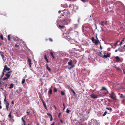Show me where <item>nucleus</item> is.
<instances>
[{
  "instance_id": "c9c22d12",
  "label": "nucleus",
  "mask_w": 125,
  "mask_h": 125,
  "mask_svg": "<svg viewBox=\"0 0 125 125\" xmlns=\"http://www.w3.org/2000/svg\"><path fill=\"white\" fill-rule=\"evenodd\" d=\"M107 113V112L106 111L104 113V114H103V116H104L105 115H106V113Z\"/></svg>"
},
{
  "instance_id": "6ab92c4d",
  "label": "nucleus",
  "mask_w": 125,
  "mask_h": 125,
  "mask_svg": "<svg viewBox=\"0 0 125 125\" xmlns=\"http://www.w3.org/2000/svg\"><path fill=\"white\" fill-rule=\"evenodd\" d=\"M14 86V84L13 83H11L10 85V87L9 88L10 89H12L13 88Z\"/></svg>"
},
{
  "instance_id": "dca6fc26",
  "label": "nucleus",
  "mask_w": 125,
  "mask_h": 125,
  "mask_svg": "<svg viewBox=\"0 0 125 125\" xmlns=\"http://www.w3.org/2000/svg\"><path fill=\"white\" fill-rule=\"evenodd\" d=\"M46 68L48 70V71L50 72L51 71V70L50 68L48 66L47 64H46Z\"/></svg>"
},
{
  "instance_id": "338daca9",
  "label": "nucleus",
  "mask_w": 125,
  "mask_h": 125,
  "mask_svg": "<svg viewBox=\"0 0 125 125\" xmlns=\"http://www.w3.org/2000/svg\"><path fill=\"white\" fill-rule=\"evenodd\" d=\"M19 91H20V92H21L22 91V89H20L19 90Z\"/></svg>"
},
{
  "instance_id": "6e6552de",
  "label": "nucleus",
  "mask_w": 125,
  "mask_h": 125,
  "mask_svg": "<svg viewBox=\"0 0 125 125\" xmlns=\"http://www.w3.org/2000/svg\"><path fill=\"white\" fill-rule=\"evenodd\" d=\"M114 94V93L112 91L111 94H110V96H109L111 98H112L114 100L115 99V98L113 96V95Z\"/></svg>"
},
{
  "instance_id": "9b49d317",
  "label": "nucleus",
  "mask_w": 125,
  "mask_h": 125,
  "mask_svg": "<svg viewBox=\"0 0 125 125\" xmlns=\"http://www.w3.org/2000/svg\"><path fill=\"white\" fill-rule=\"evenodd\" d=\"M102 90H106V92L105 93V94H106L108 93V91L107 90V89L106 88L104 87H102Z\"/></svg>"
},
{
  "instance_id": "4c0bfd02",
  "label": "nucleus",
  "mask_w": 125,
  "mask_h": 125,
  "mask_svg": "<svg viewBox=\"0 0 125 125\" xmlns=\"http://www.w3.org/2000/svg\"><path fill=\"white\" fill-rule=\"evenodd\" d=\"M115 68H116V69L118 70H120L121 71V70L120 69V68H118L117 67H115Z\"/></svg>"
},
{
  "instance_id": "ddd939ff",
  "label": "nucleus",
  "mask_w": 125,
  "mask_h": 125,
  "mask_svg": "<svg viewBox=\"0 0 125 125\" xmlns=\"http://www.w3.org/2000/svg\"><path fill=\"white\" fill-rule=\"evenodd\" d=\"M44 59L46 60V62L47 63H48L49 62V61L47 59L46 55V54H45L44 55Z\"/></svg>"
},
{
  "instance_id": "a878e982",
  "label": "nucleus",
  "mask_w": 125,
  "mask_h": 125,
  "mask_svg": "<svg viewBox=\"0 0 125 125\" xmlns=\"http://www.w3.org/2000/svg\"><path fill=\"white\" fill-rule=\"evenodd\" d=\"M0 38L2 40H4L3 37V35L2 34H1L0 36Z\"/></svg>"
},
{
  "instance_id": "20e7f679",
  "label": "nucleus",
  "mask_w": 125,
  "mask_h": 125,
  "mask_svg": "<svg viewBox=\"0 0 125 125\" xmlns=\"http://www.w3.org/2000/svg\"><path fill=\"white\" fill-rule=\"evenodd\" d=\"M115 61L116 62H121L122 61L118 56H116L115 57Z\"/></svg>"
},
{
  "instance_id": "052dcab7",
  "label": "nucleus",
  "mask_w": 125,
  "mask_h": 125,
  "mask_svg": "<svg viewBox=\"0 0 125 125\" xmlns=\"http://www.w3.org/2000/svg\"><path fill=\"white\" fill-rule=\"evenodd\" d=\"M44 107L45 108L47 109V107H46V105H45V106H44Z\"/></svg>"
},
{
  "instance_id": "09e8293b",
  "label": "nucleus",
  "mask_w": 125,
  "mask_h": 125,
  "mask_svg": "<svg viewBox=\"0 0 125 125\" xmlns=\"http://www.w3.org/2000/svg\"><path fill=\"white\" fill-rule=\"evenodd\" d=\"M42 103L44 106H45L46 104L44 102H43Z\"/></svg>"
},
{
  "instance_id": "680f3d73",
  "label": "nucleus",
  "mask_w": 125,
  "mask_h": 125,
  "mask_svg": "<svg viewBox=\"0 0 125 125\" xmlns=\"http://www.w3.org/2000/svg\"><path fill=\"white\" fill-rule=\"evenodd\" d=\"M44 107L45 108L47 109V107H46V105H45V106H44Z\"/></svg>"
},
{
  "instance_id": "de8ad7c7",
  "label": "nucleus",
  "mask_w": 125,
  "mask_h": 125,
  "mask_svg": "<svg viewBox=\"0 0 125 125\" xmlns=\"http://www.w3.org/2000/svg\"><path fill=\"white\" fill-rule=\"evenodd\" d=\"M61 115V113H59V114L58 115V117L59 118H60V115Z\"/></svg>"
},
{
  "instance_id": "a211bd4d",
  "label": "nucleus",
  "mask_w": 125,
  "mask_h": 125,
  "mask_svg": "<svg viewBox=\"0 0 125 125\" xmlns=\"http://www.w3.org/2000/svg\"><path fill=\"white\" fill-rule=\"evenodd\" d=\"M72 63L73 61L72 60H71L70 61L68 62V64L70 65H72Z\"/></svg>"
},
{
  "instance_id": "774afa93",
  "label": "nucleus",
  "mask_w": 125,
  "mask_h": 125,
  "mask_svg": "<svg viewBox=\"0 0 125 125\" xmlns=\"http://www.w3.org/2000/svg\"><path fill=\"white\" fill-rule=\"evenodd\" d=\"M61 12V10H59V11H58V12L59 13H60Z\"/></svg>"
},
{
  "instance_id": "e2e57ef3",
  "label": "nucleus",
  "mask_w": 125,
  "mask_h": 125,
  "mask_svg": "<svg viewBox=\"0 0 125 125\" xmlns=\"http://www.w3.org/2000/svg\"><path fill=\"white\" fill-rule=\"evenodd\" d=\"M124 70H123V73H124V74H125V71Z\"/></svg>"
},
{
  "instance_id": "13d9d810",
  "label": "nucleus",
  "mask_w": 125,
  "mask_h": 125,
  "mask_svg": "<svg viewBox=\"0 0 125 125\" xmlns=\"http://www.w3.org/2000/svg\"><path fill=\"white\" fill-rule=\"evenodd\" d=\"M55 124V123L54 122H53L52 124H51V125H54Z\"/></svg>"
},
{
  "instance_id": "f3484780",
  "label": "nucleus",
  "mask_w": 125,
  "mask_h": 125,
  "mask_svg": "<svg viewBox=\"0 0 125 125\" xmlns=\"http://www.w3.org/2000/svg\"><path fill=\"white\" fill-rule=\"evenodd\" d=\"M120 97L121 98H125V96L123 95L122 94H121Z\"/></svg>"
},
{
  "instance_id": "f8f14e48",
  "label": "nucleus",
  "mask_w": 125,
  "mask_h": 125,
  "mask_svg": "<svg viewBox=\"0 0 125 125\" xmlns=\"http://www.w3.org/2000/svg\"><path fill=\"white\" fill-rule=\"evenodd\" d=\"M47 115L49 116V117L50 118V121H52V116L51 115V114L50 113H47Z\"/></svg>"
},
{
  "instance_id": "5fc2aeb1",
  "label": "nucleus",
  "mask_w": 125,
  "mask_h": 125,
  "mask_svg": "<svg viewBox=\"0 0 125 125\" xmlns=\"http://www.w3.org/2000/svg\"><path fill=\"white\" fill-rule=\"evenodd\" d=\"M100 49L101 50H102V48L101 46V45H100Z\"/></svg>"
},
{
  "instance_id": "39448f33",
  "label": "nucleus",
  "mask_w": 125,
  "mask_h": 125,
  "mask_svg": "<svg viewBox=\"0 0 125 125\" xmlns=\"http://www.w3.org/2000/svg\"><path fill=\"white\" fill-rule=\"evenodd\" d=\"M10 70V69L9 68L7 67V65H5L4 66V68L3 71V72H6V71H9Z\"/></svg>"
},
{
  "instance_id": "bf43d9fd",
  "label": "nucleus",
  "mask_w": 125,
  "mask_h": 125,
  "mask_svg": "<svg viewBox=\"0 0 125 125\" xmlns=\"http://www.w3.org/2000/svg\"><path fill=\"white\" fill-rule=\"evenodd\" d=\"M63 110H64V109H65V106H64V104H63Z\"/></svg>"
},
{
  "instance_id": "4468645a",
  "label": "nucleus",
  "mask_w": 125,
  "mask_h": 125,
  "mask_svg": "<svg viewBox=\"0 0 125 125\" xmlns=\"http://www.w3.org/2000/svg\"><path fill=\"white\" fill-rule=\"evenodd\" d=\"M0 55L2 56V58L3 59L4 57V53L3 52H0Z\"/></svg>"
},
{
  "instance_id": "72a5a7b5",
  "label": "nucleus",
  "mask_w": 125,
  "mask_h": 125,
  "mask_svg": "<svg viewBox=\"0 0 125 125\" xmlns=\"http://www.w3.org/2000/svg\"><path fill=\"white\" fill-rule=\"evenodd\" d=\"M4 72H3V71L2 74L1 76V78L3 76H4Z\"/></svg>"
},
{
  "instance_id": "cd10ccee",
  "label": "nucleus",
  "mask_w": 125,
  "mask_h": 125,
  "mask_svg": "<svg viewBox=\"0 0 125 125\" xmlns=\"http://www.w3.org/2000/svg\"><path fill=\"white\" fill-rule=\"evenodd\" d=\"M71 91L75 95L76 93H75V92L74 91L73 89H71Z\"/></svg>"
},
{
  "instance_id": "2eb2a0df",
  "label": "nucleus",
  "mask_w": 125,
  "mask_h": 125,
  "mask_svg": "<svg viewBox=\"0 0 125 125\" xmlns=\"http://www.w3.org/2000/svg\"><path fill=\"white\" fill-rule=\"evenodd\" d=\"M52 93V90L51 89H50L49 91L48 92V94H51Z\"/></svg>"
},
{
  "instance_id": "c03bdc74",
  "label": "nucleus",
  "mask_w": 125,
  "mask_h": 125,
  "mask_svg": "<svg viewBox=\"0 0 125 125\" xmlns=\"http://www.w3.org/2000/svg\"><path fill=\"white\" fill-rule=\"evenodd\" d=\"M18 40H19V39H18V38H16L15 39H14V40L15 41V40H16L18 41Z\"/></svg>"
},
{
  "instance_id": "473e14b6",
  "label": "nucleus",
  "mask_w": 125,
  "mask_h": 125,
  "mask_svg": "<svg viewBox=\"0 0 125 125\" xmlns=\"http://www.w3.org/2000/svg\"><path fill=\"white\" fill-rule=\"evenodd\" d=\"M70 112V110H68V108H67L66 109V112L67 113H69Z\"/></svg>"
},
{
  "instance_id": "f704fd0d",
  "label": "nucleus",
  "mask_w": 125,
  "mask_h": 125,
  "mask_svg": "<svg viewBox=\"0 0 125 125\" xmlns=\"http://www.w3.org/2000/svg\"><path fill=\"white\" fill-rule=\"evenodd\" d=\"M4 97H5V99H4V101L6 103H7V101L6 100V95H4Z\"/></svg>"
},
{
  "instance_id": "49530a36",
  "label": "nucleus",
  "mask_w": 125,
  "mask_h": 125,
  "mask_svg": "<svg viewBox=\"0 0 125 125\" xmlns=\"http://www.w3.org/2000/svg\"><path fill=\"white\" fill-rule=\"evenodd\" d=\"M96 40H99L97 37V34H96Z\"/></svg>"
},
{
  "instance_id": "ea45409f",
  "label": "nucleus",
  "mask_w": 125,
  "mask_h": 125,
  "mask_svg": "<svg viewBox=\"0 0 125 125\" xmlns=\"http://www.w3.org/2000/svg\"><path fill=\"white\" fill-rule=\"evenodd\" d=\"M118 51H119L120 52H123L124 51V50H123L122 49H119V48L118 49Z\"/></svg>"
},
{
  "instance_id": "69168bd1",
  "label": "nucleus",
  "mask_w": 125,
  "mask_h": 125,
  "mask_svg": "<svg viewBox=\"0 0 125 125\" xmlns=\"http://www.w3.org/2000/svg\"><path fill=\"white\" fill-rule=\"evenodd\" d=\"M22 125H26V124H25V123H22Z\"/></svg>"
},
{
  "instance_id": "f03ea898",
  "label": "nucleus",
  "mask_w": 125,
  "mask_h": 125,
  "mask_svg": "<svg viewBox=\"0 0 125 125\" xmlns=\"http://www.w3.org/2000/svg\"><path fill=\"white\" fill-rule=\"evenodd\" d=\"M91 40L93 43H94L95 45H97L98 43L101 44V43L100 42L99 40H95L94 37H92L91 38Z\"/></svg>"
},
{
  "instance_id": "a18cd8bd",
  "label": "nucleus",
  "mask_w": 125,
  "mask_h": 125,
  "mask_svg": "<svg viewBox=\"0 0 125 125\" xmlns=\"http://www.w3.org/2000/svg\"><path fill=\"white\" fill-rule=\"evenodd\" d=\"M30 112V111H29L27 110V115H28L29 114V113Z\"/></svg>"
},
{
  "instance_id": "b1692460",
  "label": "nucleus",
  "mask_w": 125,
  "mask_h": 125,
  "mask_svg": "<svg viewBox=\"0 0 125 125\" xmlns=\"http://www.w3.org/2000/svg\"><path fill=\"white\" fill-rule=\"evenodd\" d=\"M74 66V65H73L71 66L70 67L68 68V69L69 70H71L73 68Z\"/></svg>"
},
{
  "instance_id": "0e129e2a",
  "label": "nucleus",
  "mask_w": 125,
  "mask_h": 125,
  "mask_svg": "<svg viewBox=\"0 0 125 125\" xmlns=\"http://www.w3.org/2000/svg\"><path fill=\"white\" fill-rule=\"evenodd\" d=\"M118 49H116V50H115V52H117L118 51Z\"/></svg>"
},
{
  "instance_id": "79ce46f5",
  "label": "nucleus",
  "mask_w": 125,
  "mask_h": 125,
  "mask_svg": "<svg viewBox=\"0 0 125 125\" xmlns=\"http://www.w3.org/2000/svg\"><path fill=\"white\" fill-rule=\"evenodd\" d=\"M7 103L6 104V105H7V106H9V103L8 102V101H7Z\"/></svg>"
},
{
  "instance_id": "9d476101",
  "label": "nucleus",
  "mask_w": 125,
  "mask_h": 125,
  "mask_svg": "<svg viewBox=\"0 0 125 125\" xmlns=\"http://www.w3.org/2000/svg\"><path fill=\"white\" fill-rule=\"evenodd\" d=\"M110 55L109 54H107V55L104 54L103 56V58H107L108 57H110Z\"/></svg>"
},
{
  "instance_id": "e433bc0d",
  "label": "nucleus",
  "mask_w": 125,
  "mask_h": 125,
  "mask_svg": "<svg viewBox=\"0 0 125 125\" xmlns=\"http://www.w3.org/2000/svg\"><path fill=\"white\" fill-rule=\"evenodd\" d=\"M118 41L116 42V43H115L114 44V46L118 45L117 44V43H118Z\"/></svg>"
},
{
  "instance_id": "2f4dec72",
  "label": "nucleus",
  "mask_w": 125,
  "mask_h": 125,
  "mask_svg": "<svg viewBox=\"0 0 125 125\" xmlns=\"http://www.w3.org/2000/svg\"><path fill=\"white\" fill-rule=\"evenodd\" d=\"M25 82V79H24L22 81L21 83L22 84H23Z\"/></svg>"
},
{
  "instance_id": "4be33fe9",
  "label": "nucleus",
  "mask_w": 125,
  "mask_h": 125,
  "mask_svg": "<svg viewBox=\"0 0 125 125\" xmlns=\"http://www.w3.org/2000/svg\"><path fill=\"white\" fill-rule=\"evenodd\" d=\"M106 109L108 110H109L110 111V112L112 110V109L111 107H106Z\"/></svg>"
},
{
  "instance_id": "bb28decb",
  "label": "nucleus",
  "mask_w": 125,
  "mask_h": 125,
  "mask_svg": "<svg viewBox=\"0 0 125 125\" xmlns=\"http://www.w3.org/2000/svg\"><path fill=\"white\" fill-rule=\"evenodd\" d=\"M124 40H122L120 42V43L119 44V45H121L122 44L123 42H124Z\"/></svg>"
},
{
  "instance_id": "aec40b11",
  "label": "nucleus",
  "mask_w": 125,
  "mask_h": 125,
  "mask_svg": "<svg viewBox=\"0 0 125 125\" xmlns=\"http://www.w3.org/2000/svg\"><path fill=\"white\" fill-rule=\"evenodd\" d=\"M59 28L60 29H63L65 27V26H61V25H59L58 26Z\"/></svg>"
},
{
  "instance_id": "4d7b16f0",
  "label": "nucleus",
  "mask_w": 125,
  "mask_h": 125,
  "mask_svg": "<svg viewBox=\"0 0 125 125\" xmlns=\"http://www.w3.org/2000/svg\"><path fill=\"white\" fill-rule=\"evenodd\" d=\"M11 103L12 104H14V102L13 101H12Z\"/></svg>"
},
{
  "instance_id": "f257e3e1",
  "label": "nucleus",
  "mask_w": 125,
  "mask_h": 125,
  "mask_svg": "<svg viewBox=\"0 0 125 125\" xmlns=\"http://www.w3.org/2000/svg\"><path fill=\"white\" fill-rule=\"evenodd\" d=\"M68 20L66 19L64 20H58L56 21V24L57 25L59 24L62 25H67L68 24Z\"/></svg>"
},
{
  "instance_id": "1a4fd4ad",
  "label": "nucleus",
  "mask_w": 125,
  "mask_h": 125,
  "mask_svg": "<svg viewBox=\"0 0 125 125\" xmlns=\"http://www.w3.org/2000/svg\"><path fill=\"white\" fill-rule=\"evenodd\" d=\"M27 58L28 59V62H29V66L30 67H31V59L29 58L28 57H27Z\"/></svg>"
},
{
  "instance_id": "37998d69",
  "label": "nucleus",
  "mask_w": 125,
  "mask_h": 125,
  "mask_svg": "<svg viewBox=\"0 0 125 125\" xmlns=\"http://www.w3.org/2000/svg\"><path fill=\"white\" fill-rule=\"evenodd\" d=\"M81 0L83 2H85L87 1V0Z\"/></svg>"
},
{
  "instance_id": "5701e85b",
  "label": "nucleus",
  "mask_w": 125,
  "mask_h": 125,
  "mask_svg": "<svg viewBox=\"0 0 125 125\" xmlns=\"http://www.w3.org/2000/svg\"><path fill=\"white\" fill-rule=\"evenodd\" d=\"M61 94L62 95H64L65 94V93L63 91H61Z\"/></svg>"
},
{
  "instance_id": "412c9836",
  "label": "nucleus",
  "mask_w": 125,
  "mask_h": 125,
  "mask_svg": "<svg viewBox=\"0 0 125 125\" xmlns=\"http://www.w3.org/2000/svg\"><path fill=\"white\" fill-rule=\"evenodd\" d=\"M57 91V89L56 87H54L53 89V91L54 92H56Z\"/></svg>"
},
{
  "instance_id": "864d4df0",
  "label": "nucleus",
  "mask_w": 125,
  "mask_h": 125,
  "mask_svg": "<svg viewBox=\"0 0 125 125\" xmlns=\"http://www.w3.org/2000/svg\"><path fill=\"white\" fill-rule=\"evenodd\" d=\"M100 24L101 25L104 26V24H103V22H102L100 23Z\"/></svg>"
},
{
  "instance_id": "393cba45",
  "label": "nucleus",
  "mask_w": 125,
  "mask_h": 125,
  "mask_svg": "<svg viewBox=\"0 0 125 125\" xmlns=\"http://www.w3.org/2000/svg\"><path fill=\"white\" fill-rule=\"evenodd\" d=\"M10 35H8V40L9 41H10Z\"/></svg>"
},
{
  "instance_id": "58836bf2",
  "label": "nucleus",
  "mask_w": 125,
  "mask_h": 125,
  "mask_svg": "<svg viewBox=\"0 0 125 125\" xmlns=\"http://www.w3.org/2000/svg\"><path fill=\"white\" fill-rule=\"evenodd\" d=\"M9 106H8L6 105V109L7 111L9 110L8 108H9Z\"/></svg>"
},
{
  "instance_id": "7ed1b4c3",
  "label": "nucleus",
  "mask_w": 125,
  "mask_h": 125,
  "mask_svg": "<svg viewBox=\"0 0 125 125\" xmlns=\"http://www.w3.org/2000/svg\"><path fill=\"white\" fill-rule=\"evenodd\" d=\"M91 97L93 99H96L98 97H99V95L96 94H92L90 95Z\"/></svg>"
},
{
  "instance_id": "423d86ee",
  "label": "nucleus",
  "mask_w": 125,
  "mask_h": 125,
  "mask_svg": "<svg viewBox=\"0 0 125 125\" xmlns=\"http://www.w3.org/2000/svg\"><path fill=\"white\" fill-rule=\"evenodd\" d=\"M50 54L52 57V59L53 60L55 59L56 58L55 56L56 55L55 53H53L52 52H50Z\"/></svg>"
},
{
  "instance_id": "6e6d98bb",
  "label": "nucleus",
  "mask_w": 125,
  "mask_h": 125,
  "mask_svg": "<svg viewBox=\"0 0 125 125\" xmlns=\"http://www.w3.org/2000/svg\"><path fill=\"white\" fill-rule=\"evenodd\" d=\"M60 121H61V123H63V121H62V120H61V119H60Z\"/></svg>"
},
{
  "instance_id": "7c9ffc66",
  "label": "nucleus",
  "mask_w": 125,
  "mask_h": 125,
  "mask_svg": "<svg viewBox=\"0 0 125 125\" xmlns=\"http://www.w3.org/2000/svg\"><path fill=\"white\" fill-rule=\"evenodd\" d=\"M8 79V78L7 77H5L4 78H3L2 79V80L3 81H4V80H7V79Z\"/></svg>"
},
{
  "instance_id": "c756f323",
  "label": "nucleus",
  "mask_w": 125,
  "mask_h": 125,
  "mask_svg": "<svg viewBox=\"0 0 125 125\" xmlns=\"http://www.w3.org/2000/svg\"><path fill=\"white\" fill-rule=\"evenodd\" d=\"M21 120L23 122V123H25V120L24 119H23V117L22 118Z\"/></svg>"
},
{
  "instance_id": "c85d7f7f",
  "label": "nucleus",
  "mask_w": 125,
  "mask_h": 125,
  "mask_svg": "<svg viewBox=\"0 0 125 125\" xmlns=\"http://www.w3.org/2000/svg\"><path fill=\"white\" fill-rule=\"evenodd\" d=\"M8 116L10 118L11 117V112H10L8 115Z\"/></svg>"
},
{
  "instance_id": "8fccbe9b",
  "label": "nucleus",
  "mask_w": 125,
  "mask_h": 125,
  "mask_svg": "<svg viewBox=\"0 0 125 125\" xmlns=\"http://www.w3.org/2000/svg\"><path fill=\"white\" fill-rule=\"evenodd\" d=\"M49 40L51 42H52V39L51 38H49Z\"/></svg>"
},
{
  "instance_id": "3c124183",
  "label": "nucleus",
  "mask_w": 125,
  "mask_h": 125,
  "mask_svg": "<svg viewBox=\"0 0 125 125\" xmlns=\"http://www.w3.org/2000/svg\"><path fill=\"white\" fill-rule=\"evenodd\" d=\"M53 107L54 108L55 110H56V106L54 105Z\"/></svg>"
},
{
  "instance_id": "0eeeda50",
  "label": "nucleus",
  "mask_w": 125,
  "mask_h": 125,
  "mask_svg": "<svg viewBox=\"0 0 125 125\" xmlns=\"http://www.w3.org/2000/svg\"><path fill=\"white\" fill-rule=\"evenodd\" d=\"M12 72V71H9L6 73L5 74V75L6 77L9 79L10 78L11 75L10 73Z\"/></svg>"
},
{
  "instance_id": "603ef678",
  "label": "nucleus",
  "mask_w": 125,
  "mask_h": 125,
  "mask_svg": "<svg viewBox=\"0 0 125 125\" xmlns=\"http://www.w3.org/2000/svg\"><path fill=\"white\" fill-rule=\"evenodd\" d=\"M16 91L17 92V94H19V91L18 90H16Z\"/></svg>"
},
{
  "instance_id": "a19ab883",
  "label": "nucleus",
  "mask_w": 125,
  "mask_h": 125,
  "mask_svg": "<svg viewBox=\"0 0 125 125\" xmlns=\"http://www.w3.org/2000/svg\"><path fill=\"white\" fill-rule=\"evenodd\" d=\"M19 47V46L17 44L15 45V47L16 48H18Z\"/></svg>"
}]
</instances>
